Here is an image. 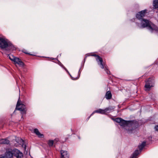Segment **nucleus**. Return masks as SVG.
I'll use <instances>...</instances> for the list:
<instances>
[{
	"label": "nucleus",
	"instance_id": "f257e3e1",
	"mask_svg": "<svg viewBox=\"0 0 158 158\" xmlns=\"http://www.w3.org/2000/svg\"><path fill=\"white\" fill-rule=\"evenodd\" d=\"M146 11L147 10H144L136 14V18L140 20L141 22L140 24L138 23H136V26L140 29L147 27L148 29L151 32L157 31L158 28L155 25L152 23L149 20L143 19Z\"/></svg>",
	"mask_w": 158,
	"mask_h": 158
},
{
	"label": "nucleus",
	"instance_id": "f03ea898",
	"mask_svg": "<svg viewBox=\"0 0 158 158\" xmlns=\"http://www.w3.org/2000/svg\"><path fill=\"white\" fill-rule=\"evenodd\" d=\"M114 120L120 126L124 127V129L128 134L133 133L139 126L138 122L135 120L126 121L121 118H117Z\"/></svg>",
	"mask_w": 158,
	"mask_h": 158
},
{
	"label": "nucleus",
	"instance_id": "7ed1b4c3",
	"mask_svg": "<svg viewBox=\"0 0 158 158\" xmlns=\"http://www.w3.org/2000/svg\"><path fill=\"white\" fill-rule=\"evenodd\" d=\"M0 48L7 51L15 49L14 45L5 38L0 37Z\"/></svg>",
	"mask_w": 158,
	"mask_h": 158
},
{
	"label": "nucleus",
	"instance_id": "20e7f679",
	"mask_svg": "<svg viewBox=\"0 0 158 158\" xmlns=\"http://www.w3.org/2000/svg\"><path fill=\"white\" fill-rule=\"evenodd\" d=\"M14 155L17 158H22L23 156V153L16 148H8L6 150L5 156L7 158H12Z\"/></svg>",
	"mask_w": 158,
	"mask_h": 158
},
{
	"label": "nucleus",
	"instance_id": "39448f33",
	"mask_svg": "<svg viewBox=\"0 0 158 158\" xmlns=\"http://www.w3.org/2000/svg\"><path fill=\"white\" fill-rule=\"evenodd\" d=\"M90 56L96 57V59L98 63V64L99 65L100 67L102 69H103L104 68V65L102 64L103 60L102 58L99 56L95 54H93L91 55H88L87 54H86L85 56V57L84 59V62H85V61L87 57L88 56Z\"/></svg>",
	"mask_w": 158,
	"mask_h": 158
},
{
	"label": "nucleus",
	"instance_id": "423d86ee",
	"mask_svg": "<svg viewBox=\"0 0 158 158\" xmlns=\"http://www.w3.org/2000/svg\"><path fill=\"white\" fill-rule=\"evenodd\" d=\"M19 99L20 98L19 97L17 102L15 109L21 111V113L23 114L22 116V117H23V114H26V107L24 105L20 103V102H19Z\"/></svg>",
	"mask_w": 158,
	"mask_h": 158
},
{
	"label": "nucleus",
	"instance_id": "0eeeda50",
	"mask_svg": "<svg viewBox=\"0 0 158 158\" xmlns=\"http://www.w3.org/2000/svg\"><path fill=\"white\" fill-rule=\"evenodd\" d=\"M9 56L10 60L14 61L15 64H18L20 66L23 67L24 66V63L20 59L13 56H12V58L9 55H8L7 56Z\"/></svg>",
	"mask_w": 158,
	"mask_h": 158
},
{
	"label": "nucleus",
	"instance_id": "6e6552de",
	"mask_svg": "<svg viewBox=\"0 0 158 158\" xmlns=\"http://www.w3.org/2000/svg\"><path fill=\"white\" fill-rule=\"evenodd\" d=\"M153 81L152 79L149 78L147 81H145L146 84L144 87L146 91L149 90L153 86Z\"/></svg>",
	"mask_w": 158,
	"mask_h": 158
},
{
	"label": "nucleus",
	"instance_id": "1a4fd4ad",
	"mask_svg": "<svg viewBox=\"0 0 158 158\" xmlns=\"http://www.w3.org/2000/svg\"><path fill=\"white\" fill-rule=\"evenodd\" d=\"M61 158H69V155L67 151L61 150L60 151Z\"/></svg>",
	"mask_w": 158,
	"mask_h": 158
},
{
	"label": "nucleus",
	"instance_id": "9d476101",
	"mask_svg": "<svg viewBox=\"0 0 158 158\" xmlns=\"http://www.w3.org/2000/svg\"><path fill=\"white\" fill-rule=\"evenodd\" d=\"M95 113H100L102 114H106L105 109L102 110L101 109H99L94 111L92 114L88 118V119H89L91 115H92L93 114Z\"/></svg>",
	"mask_w": 158,
	"mask_h": 158
},
{
	"label": "nucleus",
	"instance_id": "9b49d317",
	"mask_svg": "<svg viewBox=\"0 0 158 158\" xmlns=\"http://www.w3.org/2000/svg\"><path fill=\"white\" fill-rule=\"evenodd\" d=\"M114 107L113 106H109L108 107L106 108L105 109V113H109L111 112L114 110Z\"/></svg>",
	"mask_w": 158,
	"mask_h": 158
},
{
	"label": "nucleus",
	"instance_id": "f8f14e48",
	"mask_svg": "<svg viewBox=\"0 0 158 158\" xmlns=\"http://www.w3.org/2000/svg\"><path fill=\"white\" fill-rule=\"evenodd\" d=\"M105 98L107 100L111 99L112 97V95L111 91L109 90L106 92L105 95Z\"/></svg>",
	"mask_w": 158,
	"mask_h": 158
},
{
	"label": "nucleus",
	"instance_id": "ddd939ff",
	"mask_svg": "<svg viewBox=\"0 0 158 158\" xmlns=\"http://www.w3.org/2000/svg\"><path fill=\"white\" fill-rule=\"evenodd\" d=\"M34 132L40 138H43L44 137L43 134H41L39 131L38 130L35 128L34 130Z\"/></svg>",
	"mask_w": 158,
	"mask_h": 158
},
{
	"label": "nucleus",
	"instance_id": "4468645a",
	"mask_svg": "<svg viewBox=\"0 0 158 158\" xmlns=\"http://www.w3.org/2000/svg\"><path fill=\"white\" fill-rule=\"evenodd\" d=\"M80 69H81V68L79 70V71H78V75L77 77H72V76L71 75V74L69 73V72H68V70H67L66 69L65 70H66V71L69 74V75H70V76L71 77V79L72 80H77V79H78L79 78V77H80V73H81Z\"/></svg>",
	"mask_w": 158,
	"mask_h": 158
},
{
	"label": "nucleus",
	"instance_id": "2eb2a0df",
	"mask_svg": "<svg viewBox=\"0 0 158 158\" xmlns=\"http://www.w3.org/2000/svg\"><path fill=\"white\" fill-rule=\"evenodd\" d=\"M80 69H81V68L79 70V71H78V75L77 77H72V76L71 75V74L69 73V72H68V70H67L66 69L65 70H66V71L69 74V75H70V76L71 77V79L72 80H77V79H78L79 78V77H80V73H81Z\"/></svg>",
	"mask_w": 158,
	"mask_h": 158
},
{
	"label": "nucleus",
	"instance_id": "dca6fc26",
	"mask_svg": "<svg viewBox=\"0 0 158 158\" xmlns=\"http://www.w3.org/2000/svg\"><path fill=\"white\" fill-rule=\"evenodd\" d=\"M80 69H81V68L79 70V71H78V75L77 77H72V76L71 75V74L69 73V72H68V70H67L66 69L65 70H66V71L69 74V75H70V76L71 77V79L72 80H77V79H78L79 78V77H80V73H81Z\"/></svg>",
	"mask_w": 158,
	"mask_h": 158
},
{
	"label": "nucleus",
	"instance_id": "f3484780",
	"mask_svg": "<svg viewBox=\"0 0 158 158\" xmlns=\"http://www.w3.org/2000/svg\"><path fill=\"white\" fill-rule=\"evenodd\" d=\"M146 144V142L143 141L142 142L141 144L139 145L138 146V148L140 152H141L143 148L145 146Z\"/></svg>",
	"mask_w": 158,
	"mask_h": 158
},
{
	"label": "nucleus",
	"instance_id": "a211bd4d",
	"mask_svg": "<svg viewBox=\"0 0 158 158\" xmlns=\"http://www.w3.org/2000/svg\"><path fill=\"white\" fill-rule=\"evenodd\" d=\"M0 143L2 144H8L10 143V141L6 139H3L0 140Z\"/></svg>",
	"mask_w": 158,
	"mask_h": 158
},
{
	"label": "nucleus",
	"instance_id": "6ab92c4d",
	"mask_svg": "<svg viewBox=\"0 0 158 158\" xmlns=\"http://www.w3.org/2000/svg\"><path fill=\"white\" fill-rule=\"evenodd\" d=\"M153 6L154 8L155 9H157L158 8V0H153Z\"/></svg>",
	"mask_w": 158,
	"mask_h": 158
},
{
	"label": "nucleus",
	"instance_id": "aec40b11",
	"mask_svg": "<svg viewBox=\"0 0 158 158\" xmlns=\"http://www.w3.org/2000/svg\"><path fill=\"white\" fill-rule=\"evenodd\" d=\"M139 153V152L138 150H135L131 158H136L137 156Z\"/></svg>",
	"mask_w": 158,
	"mask_h": 158
},
{
	"label": "nucleus",
	"instance_id": "412c9836",
	"mask_svg": "<svg viewBox=\"0 0 158 158\" xmlns=\"http://www.w3.org/2000/svg\"><path fill=\"white\" fill-rule=\"evenodd\" d=\"M103 62V61L102 62ZM102 64H103L104 65V68L103 69H104L105 68V71H106V73H107V74L108 75H110V72L109 70H108V69H107V66H106V65H104V64L102 63Z\"/></svg>",
	"mask_w": 158,
	"mask_h": 158
},
{
	"label": "nucleus",
	"instance_id": "4be33fe9",
	"mask_svg": "<svg viewBox=\"0 0 158 158\" xmlns=\"http://www.w3.org/2000/svg\"><path fill=\"white\" fill-rule=\"evenodd\" d=\"M48 144L49 146H52L53 144V141L52 140H49L48 141Z\"/></svg>",
	"mask_w": 158,
	"mask_h": 158
},
{
	"label": "nucleus",
	"instance_id": "5701e85b",
	"mask_svg": "<svg viewBox=\"0 0 158 158\" xmlns=\"http://www.w3.org/2000/svg\"><path fill=\"white\" fill-rule=\"evenodd\" d=\"M22 52H23V53H25V54H28L30 55H32V54H30V53H28V52H27V51H26V50H23L22 51Z\"/></svg>",
	"mask_w": 158,
	"mask_h": 158
},
{
	"label": "nucleus",
	"instance_id": "b1692460",
	"mask_svg": "<svg viewBox=\"0 0 158 158\" xmlns=\"http://www.w3.org/2000/svg\"><path fill=\"white\" fill-rule=\"evenodd\" d=\"M155 129L156 131H158V125L156 126L155 127Z\"/></svg>",
	"mask_w": 158,
	"mask_h": 158
},
{
	"label": "nucleus",
	"instance_id": "393cba45",
	"mask_svg": "<svg viewBox=\"0 0 158 158\" xmlns=\"http://www.w3.org/2000/svg\"><path fill=\"white\" fill-rule=\"evenodd\" d=\"M0 158H5L4 156H2L0 157Z\"/></svg>",
	"mask_w": 158,
	"mask_h": 158
},
{
	"label": "nucleus",
	"instance_id": "a878e982",
	"mask_svg": "<svg viewBox=\"0 0 158 158\" xmlns=\"http://www.w3.org/2000/svg\"><path fill=\"white\" fill-rule=\"evenodd\" d=\"M22 141H23H23L22 139H21Z\"/></svg>",
	"mask_w": 158,
	"mask_h": 158
}]
</instances>
